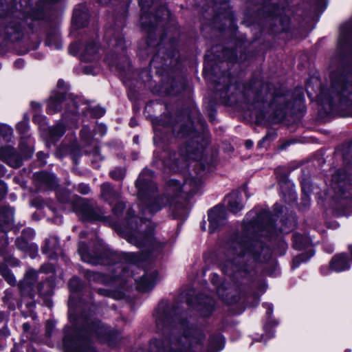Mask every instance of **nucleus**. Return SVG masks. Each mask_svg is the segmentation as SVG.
<instances>
[{
    "instance_id": "1",
    "label": "nucleus",
    "mask_w": 352,
    "mask_h": 352,
    "mask_svg": "<svg viewBox=\"0 0 352 352\" xmlns=\"http://www.w3.org/2000/svg\"><path fill=\"white\" fill-rule=\"evenodd\" d=\"M153 172L144 169L136 180L138 189L140 208L146 219L134 217V211L128 212L130 230L126 234V239L139 248L153 251L162 247L153 237V228L150 226L146 215L152 216L163 207L170 204L174 218L184 219L188 214L189 207L186 199L196 194L202 182L199 178H187L182 184L175 179H170L166 185V193L159 195L157 187L152 181Z\"/></svg>"
},
{
    "instance_id": "2",
    "label": "nucleus",
    "mask_w": 352,
    "mask_h": 352,
    "mask_svg": "<svg viewBox=\"0 0 352 352\" xmlns=\"http://www.w3.org/2000/svg\"><path fill=\"white\" fill-rule=\"evenodd\" d=\"M227 255L228 259L221 265L222 271L239 278L245 277L254 263L269 259L271 251L261 241L236 234L228 243Z\"/></svg>"
},
{
    "instance_id": "3",
    "label": "nucleus",
    "mask_w": 352,
    "mask_h": 352,
    "mask_svg": "<svg viewBox=\"0 0 352 352\" xmlns=\"http://www.w3.org/2000/svg\"><path fill=\"white\" fill-rule=\"evenodd\" d=\"M120 263L116 264L113 277H109L99 272L86 270L85 276L91 284L109 285L113 280L121 279L124 283L134 279L136 288L141 292H147L153 288L157 278V272L153 270L145 272L137 265L144 258L133 252H124L120 255Z\"/></svg>"
},
{
    "instance_id": "4",
    "label": "nucleus",
    "mask_w": 352,
    "mask_h": 352,
    "mask_svg": "<svg viewBox=\"0 0 352 352\" xmlns=\"http://www.w3.org/2000/svg\"><path fill=\"white\" fill-rule=\"evenodd\" d=\"M85 334L107 341L110 331L100 321H94L91 324L88 323V327L80 332V336L75 340L66 332L63 338L64 352H96L94 349L89 345L87 338H85Z\"/></svg>"
},
{
    "instance_id": "5",
    "label": "nucleus",
    "mask_w": 352,
    "mask_h": 352,
    "mask_svg": "<svg viewBox=\"0 0 352 352\" xmlns=\"http://www.w3.org/2000/svg\"><path fill=\"white\" fill-rule=\"evenodd\" d=\"M204 336L199 333L197 338H190L187 335L180 338L171 336L169 340L153 339L150 342V352H195L199 350V346Z\"/></svg>"
},
{
    "instance_id": "6",
    "label": "nucleus",
    "mask_w": 352,
    "mask_h": 352,
    "mask_svg": "<svg viewBox=\"0 0 352 352\" xmlns=\"http://www.w3.org/2000/svg\"><path fill=\"white\" fill-rule=\"evenodd\" d=\"M331 95V104L336 100L344 104L352 102V67H346L338 76L333 78Z\"/></svg>"
},
{
    "instance_id": "7",
    "label": "nucleus",
    "mask_w": 352,
    "mask_h": 352,
    "mask_svg": "<svg viewBox=\"0 0 352 352\" xmlns=\"http://www.w3.org/2000/svg\"><path fill=\"white\" fill-rule=\"evenodd\" d=\"M245 287L236 283H224L217 287V293L219 298L228 304L238 302L243 296Z\"/></svg>"
},
{
    "instance_id": "8",
    "label": "nucleus",
    "mask_w": 352,
    "mask_h": 352,
    "mask_svg": "<svg viewBox=\"0 0 352 352\" xmlns=\"http://www.w3.org/2000/svg\"><path fill=\"white\" fill-rule=\"evenodd\" d=\"M273 221L270 212L263 210L257 215L254 221H251L249 223L248 227H252L261 236L270 237L276 232Z\"/></svg>"
},
{
    "instance_id": "9",
    "label": "nucleus",
    "mask_w": 352,
    "mask_h": 352,
    "mask_svg": "<svg viewBox=\"0 0 352 352\" xmlns=\"http://www.w3.org/2000/svg\"><path fill=\"white\" fill-rule=\"evenodd\" d=\"M162 157L165 166L174 171H177L180 168L186 166V160L191 158V156L187 148H186L185 153L183 148H181L179 153L164 151L162 153Z\"/></svg>"
},
{
    "instance_id": "10",
    "label": "nucleus",
    "mask_w": 352,
    "mask_h": 352,
    "mask_svg": "<svg viewBox=\"0 0 352 352\" xmlns=\"http://www.w3.org/2000/svg\"><path fill=\"white\" fill-rule=\"evenodd\" d=\"M76 211L82 218L90 221L104 220V212L100 208L94 207L84 199H78L76 204Z\"/></svg>"
},
{
    "instance_id": "11",
    "label": "nucleus",
    "mask_w": 352,
    "mask_h": 352,
    "mask_svg": "<svg viewBox=\"0 0 352 352\" xmlns=\"http://www.w3.org/2000/svg\"><path fill=\"white\" fill-rule=\"evenodd\" d=\"M156 324L159 330L164 331V328L168 329L170 323L177 318L175 310L165 305H160L155 314Z\"/></svg>"
},
{
    "instance_id": "12",
    "label": "nucleus",
    "mask_w": 352,
    "mask_h": 352,
    "mask_svg": "<svg viewBox=\"0 0 352 352\" xmlns=\"http://www.w3.org/2000/svg\"><path fill=\"white\" fill-rule=\"evenodd\" d=\"M226 218L225 210L221 206H216L208 212L210 232H215L224 223Z\"/></svg>"
},
{
    "instance_id": "13",
    "label": "nucleus",
    "mask_w": 352,
    "mask_h": 352,
    "mask_svg": "<svg viewBox=\"0 0 352 352\" xmlns=\"http://www.w3.org/2000/svg\"><path fill=\"white\" fill-rule=\"evenodd\" d=\"M14 223V210L10 207H3L0 210V231L5 243L8 244L6 232L9 230Z\"/></svg>"
},
{
    "instance_id": "14",
    "label": "nucleus",
    "mask_w": 352,
    "mask_h": 352,
    "mask_svg": "<svg viewBox=\"0 0 352 352\" xmlns=\"http://www.w3.org/2000/svg\"><path fill=\"white\" fill-rule=\"evenodd\" d=\"M0 156L3 161L13 168H18L22 164V158L12 147L1 148Z\"/></svg>"
},
{
    "instance_id": "15",
    "label": "nucleus",
    "mask_w": 352,
    "mask_h": 352,
    "mask_svg": "<svg viewBox=\"0 0 352 352\" xmlns=\"http://www.w3.org/2000/svg\"><path fill=\"white\" fill-rule=\"evenodd\" d=\"M227 208L232 213H237L243 208L242 196L238 191H234L226 198Z\"/></svg>"
},
{
    "instance_id": "16",
    "label": "nucleus",
    "mask_w": 352,
    "mask_h": 352,
    "mask_svg": "<svg viewBox=\"0 0 352 352\" xmlns=\"http://www.w3.org/2000/svg\"><path fill=\"white\" fill-rule=\"evenodd\" d=\"M43 254L48 255L51 259L56 257L58 252H60L59 241L56 236H50L45 239V245L42 248Z\"/></svg>"
},
{
    "instance_id": "17",
    "label": "nucleus",
    "mask_w": 352,
    "mask_h": 352,
    "mask_svg": "<svg viewBox=\"0 0 352 352\" xmlns=\"http://www.w3.org/2000/svg\"><path fill=\"white\" fill-rule=\"evenodd\" d=\"M332 181L334 185L337 186L334 188H340V191L344 192L347 186L351 184L350 175L344 169L338 170L332 177Z\"/></svg>"
},
{
    "instance_id": "18",
    "label": "nucleus",
    "mask_w": 352,
    "mask_h": 352,
    "mask_svg": "<svg viewBox=\"0 0 352 352\" xmlns=\"http://www.w3.org/2000/svg\"><path fill=\"white\" fill-rule=\"evenodd\" d=\"M330 268L336 272H342L349 268V260L346 254L334 256L330 262Z\"/></svg>"
},
{
    "instance_id": "19",
    "label": "nucleus",
    "mask_w": 352,
    "mask_h": 352,
    "mask_svg": "<svg viewBox=\"0 0 352 352\" xmlns=\"http://www.w3.org/2000/svg\"><path fill=\"white\" fill-rule=\"evenodd\" d=\"M101 196L111 204L120 198V193L109 183H104L101 185Z\"/></svg>"
},
{
    "instance_id": "20",
    "label": "nucleus",
    "mask_w": 352,
    "mask_h": 352,
    "mask_svg": "<svg viewBox=\"0 0 352 352\" xmlns=\"http://www.w3.org/2000/svg\"><path fill=\"white\" fill-rule=\"evenodd\" d=\"M65 100L63 93H57L52 95L48 101V111L50 113H55L60 109V104Z\"/></svg>"
},
{
    "instance_id": "21",
    "label": "nucleus",
    "mask_w": 352,
    "mask_h": 352,
    "mask_svg": "<svg viewBox=\"0 0 352 352\" xmlns=\"http://www.w3.org/2000/svg\"><path fill=\"white\" fill-rule=\"evenodd\" d=\"M38 272L33 270L30 269L25 274L23 278V280L20 283L19 286L21 289H30L31 292L32 289V286L34 284L35 281L37 279Z\"/></svg>"
},
{
    "instance_id": "22",
    "label": "nucleus",
    "mask_w": 352,
    "mask_h": 352,
    "mask_svg": "<svg viewBox=\"0 0 352 352\" xmlns=\"http://www.w3.org/2000/svg\"><path fill=\"white\" fill-rule=\"evenodd\" d=\"M78 251L83 261L93 265H97L100 263V261L98 258L93 257L89 254L87 251V245L85 243H79Z\"/></svg>"
},
{
    "instance_id": "23",
    "label": "nucleus",
    "mask_w": 352,
    "mask_h": 352,
    "mask_svg": "<svg viewBox=\"0 0 352 352\" xmlns=\"http://www.w3.org/2000/svg\"><path fill=\"white\" fill-rule=\"evenodd\" d=\"M152 3L153 2L151 0H139V4L141 6L142 10L144 11V13L140 17V22L144 28H149L150 25L153 26V25L150 24V22L148 23L147 21V20L152 16L150 14L146 13V10L150 8Z\"/></svg>"
},
{
    "instance_id": "24",
    "label": "nucleus",
    "mask_w": 352,
    "mask_h": 352,
    "mask_svg": "<svg viewBox=\"0 0 352 352\" xmlns=\"http://www.w3.org/2000/svg\"><path fill=\"white\" fill-rule=\"evenodd\" d=\"M310 239L305 236L300 234H294L293 235V245L296 249L302 250L309 247L311 245Z\"/></svg>"
},
{
    "instance_id": "25",
    "label": "nucleus",
    "mask_w": 352,
    "mask_h": 352,
    "mask_svg": "<svg viewBox=\"0 0 352 352\" xmlns=\"http://www.w3.org/2000/svg\"><path fill=\"white\" fill-rule=\"evenodd\" d=\"M37 179L40 180L42 183L45 184L47 186L53 188L56 186V179L54 175L41 172L36 175Z\"/></svg>"
},
{
    "instance_id": "26",
    "label": "nucleus",
    "mask_w": 352,
    "mask_h": 352,
    "mask_svg": "<svg viewBox=\"0 0 352 352\" xmlns=\"http://www.w3.org/2000/svg\"><path fill=\"white\" fill-rule=\"evenodd\" d=\"M97 50V46L94 43L87 44L84 53L81 55L82 60L92 61L94 59Z\"/></svg>"
},
{
    "instance_id": "27",
    "label": "nucleus",
    "mask_w": 352,
    "mask_h": 352,
    "mask_svg": "<svg viewBox=\"0 0 352 352\" xmlns=\"http://www.w3.org/2000/svg\"><path fill=\"white\" fill-rule=\"evenodd\" d=\"M351 37V25L345 24L340 28L339 46L344 47Z\"/></svg>"
},
{
    "instance_id": "28",
    "label": "nucleus",
    "mask_w": 352,
    "mask_h": 352,
    "mask_svg": "<svg viewBox=\"0 0 352 352\" xmlns=\"http://www.w3.org/2000/svg\"><path fill=\"white\" fill-rule=\"evenodd\" d=\"M0 274L4 279L11 285H15L16 280L14 276L10 273V270L6 265H2L0 266Z\"/></svg>"
},
{
    "instance_id": "29",
    "label": "nucleus",
    "mask_w": 352,
    "mask_h": 352,
    "mask_svg": "<svg viewBox=\"0 0 352 352\" xmlns=\"http://www.w3.org/2000/svg\"><path fill=\"white\" fill-rule=\"evenodd\" d=\"M185 327H186V321H184V320L181 321L179 320V316L177 315V318H175V321L172 322L170 323V326H169V328L165 329L164 330L167 334H169L171 331H173V332H172V334H174V332L175 331V329H176L178 330H181V329L184 330Z\"/></svg>"
},
{
    "instance_id": "30",
    "label": "nucleus",
    "mask_w": 352,
    "mask_h": 352,
    "mask_svg": "<svg viewBox=\"0 0 352 352\" xmlns=\"http://www.w3.org/2000/svg\"><path fill=\"white\" fill-rule=\"evenodd\" d=\"M65 132V128L62 124H58L56 126L50 129V135L52 140L58 139Z\"/></svg>"
},
{
    "instance_id": "31",
    "label": "nucleus",
    "mask_w": 352,
    "mask_h": 352,
    "mask_svg": "<svg viewBox=\"0 0 352 352\" xmlns=\"http://www.w3.org/2000/svg\"><path fill=\"white\" fill-rule=\"evenodd\" d=\"M110 176L115 180H122L124 179L126 170L124 168H116L110 172Z\"/></svg>"
},
{
    "instance_id": "32",
    "label": "nucleus",
    "mask_w": 352,
    "mask_h": 352,
    "mask_svg": "<svg viewBox=\"0 0 352 352\" xmlns=\"http://www.w3.org/2000/svg\"><path fill=\"white\" fill-rule=\"evenodd\" d=\"M313 253L307 255V254H301L296 256L293 260V268L297 267L300 263L307 261L310 257L313 256Z\"/></svg>"
},
{
    "instance_id": "33",
    "label": "nucleus",
    "mask_w": 352,
    "mask_h": 352,
    "mask_svg": "<svg viewBox=\"0 0 352 352\" xmlns=\"http://www.w3.org/2000/svg\"><path fill=\"white\" fill-rule=\"evenodd\" d=\"M46 43L50 46H54L56 49L61 48V44L59 42V37L58 35H48Z\"/></svg>"
},
{
    "instance_id": "34",
    "label": "nucleus",
    "mask_w": 352,
    "mask_h": 352,
    "mask_svg": "<svg viewBox=\"0 0 352 352\" xmlns=\"http://www.w3.org/2000/svg\"><path fill=\"white\" fill-rule=\"evenodd\" d=\"M84 14H85L81 13V12L78 9L74 10V16H73V21L79 28L85 25V23L83 22L80 21L81 19L83 18Z\"/></svg>"
},
{
    "instance_id": "35",
    "label": "nucleus",
    "mask_w": 352,
    "mask_h": 352,
    "mask_svg": "<svg viewBox=\"0 0 352 352\" xmlns=\"http://www.w3.org/2000/svg\"><path fill=\"white\" fill-rule=\"evenodd\" d=\"M69 288L73 291H77L80 287V280L76 278H72L69 283Z\"/></svg>"
},
{
    "instance_id": "36",
    "label": "nucleus",
    "mask_w": 352,
    "mask_h": 352,
    "mask_svg": "<svg viewBox=\"0 0 352 352\" xmlns=\"http://www.w3.org/2000/svg\"><path fill=\"white\" fill-rule=\"evenodd\" d=\"M124 208V204L123 203L119 202L114 206V207L112 208V210L115 214L119 215L123 212Z\"/></svg>"
},
{
    "instance_id": "37",
    "label": "nucleus",
    "mask_w": 352,
    "mask_h": 352,
    "mask_svg": "<svg viewBox=\"0 0 352 352\" xmlns=\"http://www.w3.org/2000/svg\"><path fill=\"white\" fill-rule=\"evenodd\" d=\"M173 132L175 133L177 135H179V134H183V135L188 134V130L183 125H181L180 128L179 129L177 124H175L173 126Z\"/></svg>"
},
{
    "instance_id": "38",
    "label": "nucleus",
    "mask_w": 352,
    "mask_h": 352,
    "mask_svg": "<svg viewBox=\"0 0 352 352\" xmlns=\"http://www.w3.org/2000/svg\"><path fill=\"white\" fill-rule=\"evenodd\" d=\"M16 245L18 247L19 249L22 250H25L28 247V244L23 239H17L16 241Z\"/></svg>"
},
{
    "instance_id": "39",
    "label": "nucleus",
    "mask_w": 352,
    "mask_h": 352,
    "mask_svg": "<svg viewBox=\"0 0 352 352\" xmlns=\"http://www.w3.org/2000/svg\"><path fill=\"white\" fill-rule=\"evenodd\" d=\"M78 190L84 195L88 194L90 192V188L85 184H80L78 187Z\"/></svg>"
},
{
    "instance_id": "40",
    "label": "nucleus",
    "mask_w": 352,
    "mask_h": 352,
    "mask_svg": "<svg viewBox=\"0 0 352 352\" xmlns=\"http://www.w3.org/2000/svg\"><path fill=\"white\" fill-rule=\"evenodd\" d=\"M80 135L85 140H88L90 137L89 129L87 127H84L80 131Z\"/></svg>"
},
{
    "instance_id": "41",
    "label": "nucleus",
    "mask_w": 352,
    "mask_h": 352,
    "mask_svg": "<svg viewBox=\"0 0 352 352\" xmlns=\"http://www.w3.org/2000/svg\"><path fill=\"white\" fill-rule=\"evenodd\" d=\"M7 192V188L6 184L0 182V200L6 195Z\"/></svg>"
},
{
    "instance_id": "42",
    "label": "nucleus",
    "mask_w": 352,
    "mask_h": 352,
    "mask_svg": "<svg viewBox=\"0 0 352 352\" xmlns=\"http://www.w3.org/2000/svg\"><path fill=\"white\" fill-rule=\"evenodd\" d=\"M53 270V266L50 264L43 265L41 267V271L45 273L50 272Z\"/></svg>"
},
{
    "instance_id": "43",
    "label": "nucleus",
    "mask_w": 352,
    "mask_h": 352,
    "mask_svg": "<svg viewBox=\"0 0 352 352\" xmlns=\"http://www.w3.org/2000/svg\"><path fill=\"white\" fill-rule=\"evenodd\" d=\"M45 284H47L49 285V283L48 282H42V283H39L37 285V289H38V292L40 293V294L41 295H44V294H47V292L46 291H43V285H45Z\"/></svg>"
},
{
    "instance_id": "44",
    "label": "nucleus",
    "mask_w": 352,
    "mask_h": 352,
    "mask_svg": "<svg viewBox=\"0 0 352 352\" xmlns=\"http://www.w3.org/2000/svg\"><path fill=\"white\" fill-rule=\"evenodd\" d=\"M37 157L41 162L42 164H45L46 163L45 160L47 158V155L43 152H38L37 153Z\"/></svg>"
},
{
    "instance_id": "45",
    "label": "nucleus",
    "mask_w": 352,
    "mask_h": 352,
    "mask_svg": "<svg viewBox=\"0 0 352 352\" xmlns=\"http://www.w3.org/2000/svg\"><path fill=\"white\" fill-rule=\"evenodd\" d=\"M27 129H28V126H27L26 123H25V122L19 123L17 125V129L21 133H25V131L27 130Z\"/></svg>"
},
{
    "instance_id": "46",
    "label": "nucleus",
    "mask_w": 352,
    "mask_h": 352,
    "mask_svg": "<svg viewBox=\"0 0 352 352\" xmlns=\"http://www.w3.org/2000/svg\"><path fill=\"white\" fill-rule=\"evenodd\" d=\"M213 307H214V302H213V301L212 300H210L209 305H208V306L207 307L208 313L207 314H203V315L204 316H206L208 314H210L212 311V310H213Z\"/></svg>"
},
{
    "instance_id": "47",
    "label": "nucleus",
    "mask_w": 352,
    "mask_h": 352,
    "mask_svg": "<svg viewBox=\"0 0 352 352\" xmlns=\"http://www.w3.org/2000/svg\"><path fill=\"white\" fill-rule=\"evenodd\" d=\"M8 264L11 266H16L19 264V261L14 258H10L8 261Z\"/></svg>"
},
{
    "instance_id": "48",
    "label": "nucleus",
    "mask_w": 352,
    "mask_h": 352,
    "mask_svg": "<svg viewBox=\"0 0 352 352\" xmlns=\"http://www.w3.org/2000/svg\"><path fill=\"white\" fill-rule=\"evenodd\" d=\"M24 65V62L22 59H18L14 62V65L18 67H22Z\"/></svg>"
},
{
    "instance_id": "49",
    "label": "nucleus",
    "mask_w": 352,
    "mask_h": 352,
    "mask_svg": "<svg viewBox=\"0 0 352 352\" xmlns=\"http://www.w3.org/2000/svg\"><path fill=\"white\" fill-rule=\"evenodd\" d=\"M245 144L246 148H250L253 145V142L251 140H247L245 142Z\"/></svg>"
},
{
    "instance_id": "50",
    "label": "nucleus",
    "mask_w": 352,
    "mask_h": 352,
    "mask_svg": "<svg viewBox=\"0 0 352 352\" xmlns=\"http://www.w3.org/2000/svg\"><path fill=\"white\" fill-rule=\"evenodd\" d=\"M23 330H24L25 331H29V330H30V324H28V323H24V324H23Z\"/></svg>"
},
{
    "instance_id": "51",
    "label": "nucleus",
    "mask_w": 352,
    "mask_h": 352,
    "mask_svg": "<svg viewBox=\"0 0 352 352\" xmlns=\"http://www.w3.org/2000/svg\"><path fill=\"white\" fill-rule=\"evenodd\" d=\"M104 113V110L103 109H100L98 110V112L97 113H96V116L100 117V116H103Z\"/></svg>"
},
{
    "instance_id": "52",
    "label": "nucleus",
    "mask_w": 352,
    "mask_h": 352,
    "mask_svg": "<svg viewBox=\"0 0 352 352\" xmlns=\"http://www.w3.org/2000/svg\"><path fill=\"white\" fill-rule=\"evenodd\" d=\"M32 106L33 108H35L38 110L41 109V105L37 102H32Z\"/></svg>"
},
{
    "instance_id": "53",
    "label": "nucleus",
    "mask_w": 352,
    "mask_h": 352,
    "mask_svg": "<svg viewBox=\"0 0 352 352\" xmlns=\"http://www.w3.org/2000/svg\"><path fill=\"white\" fill-rule=\"evenodd\" d=\"M220 343V338H217V340L215 342V344H213L212 342H211V345H212V348H216V344L219 346Z\"/></svg>"
},
{
    "instance_id": "54",
    "label": "nucleus",
    "mask_w": 352,
    "mask_h": 352,
    "mask_svg": "<svg viewBox=\"0 0 352 352\" xmlns=\"http://www.w3.org/2000/svg\"><path fill=\"white\" fill-rule=\"evenodd\" d=\"M72 105L74 106V109H77V105L76 102H72ZM72 113H76L77 111L76 109L72 110Z\"/></svg>"
},
{
    "instance_id": "55",
    "label": "nucleus",
    "mask_w": 352,
    "mask_h": 352,
    "mask_svg": "<svg viewBox=\"0 0 352 352\" xmlns=\"http://www.w3.org/2000/svg\"><path fill=\"white\" fill-rule=\"evenodd\" d=\"M123 43H124V40L122 38H119L118 40L116 45L122 46ZM121 47L122 48V47Z\"/></svg>"
},
{
    "instance_id": "56",
    "label": "nucleus",
    "mask_w": 352,
    "mask_h": 352,
    "mask_svg": "<svg viewBox=\"0 0 352 352\" xmlns=\"http://www.w3.org/2000/svg\"><path fill=\"white\" fill-rule=\"evenodd\" d=\"M4 174V166L0 165V177Z\"/></svg>"
},
{
    "instance_id": "57",
    "label": "nucleus",
    "mask_w": 352,
    "mask_h": 352,
    "mask_svg": "<svg viewBox=\"0 0 352 352\" xmlns=\"http://www.w3.org/2000/svg\"><path fill=\"white\" fill-rule=\"evenodd\" d=\"M58 198L62 202H67L68 201L67 197L65 199H61L59 194H58Z\"/></svg>"
},
{
    "instance_id": "58",
    "label": "nucleus",
    "mask_w": 352,
    "mask_h": 352,
    "mask_svg": "<svg viewBox=\"0 0 352 352\" xmlns=\"http://www.w3.org/2000/svg\"><path fill=\"white\" fill-rule=\"evenodd\" d=\"M98 292L102 295H107V292L106 290H102V289H99L98 290Z\"/></svg>"
},
{
    "instance_id": "59",
    "label": "nucleus",
    "mask_w": 352,
    "mask_h": 352,
    "mask_svg": "<svg viewBox=\"0 0 352 352\" xmlns=\"http://www.w3.org/2000/svg\"><path fill=\"white\" fill-rule=\"evenodd\" d=\"M130 125L131 126H134L137 125V123L135 122V121L133 119H131V122H130Z\"/></svg>"
},
{
    "instance_id": "60",
    "label": "nucleus",
    "mask_w": 352,
    "mask_h": 352,
    "mask_svg": "<svg viewBox=\"0 0 352 352\" xmlns=\"http://www.w3.org/2000/svg\"><path fill=\"white\" fill-rule=\"evenodd\" d=\"M303 199H304V200H305V201L306 203V205H309V199L308 197L306 195Z\"/></svg>"
},
{
    "instance_id": "61",
    "label": "nucleus",
    "mask_w": 352,
    "mask_h": 352,
    "mask_svg": "<svg viewBox=\"0 0 352 352\" xmlns=\"http://www.w3.org/2000/svg\"><path fill=\"white\" fill-rule=\"evenodd\" d=\"M63 84H64V82H63V80H59V81L58 82V86L59 87H63Z\"/></svg>"
},
{
    "instance_id": "62",
    "label": "nucleus",
    "mask_w": 352,
    "mask_h": 352,
    "mask_svg": "<svg viewBox=\"0 0 352 352\" xmlns=\"http://www.w3.org/2000/svg\"><path fill=\"white\" fill-rule=\"evenodd\" d=\"M49 324H50V322H47V333L48 334V336H50V331L49 330V327H48Z\"/></svg>"
},
{
    "instance_id": "63",
    "label": "nucleus",
    "mask_w": 352,
    "mask_h": 352,
    "mask_svg": "<svg viewBox=\"0 0 352 352\" xmlns=\"http://www.w3.org/2000/svg\"><path fill=\"white\" fill-rule=\"evenodd\" d=\"M80 236L81 238L85 237V236H86V233H85V232H80Z\"/></svg>"
},
{
    "instance_id": "64",
    "label": "nucleus",
    "mask_w": 352,
    "mask_h": 352,
    "mask_svg": "<svg viewBox=\"0 0 352 352\" xmlns=\"http://www.w3.org/2000/svg\"><path fill=\"white\" fill-rule=\"evenodd\" d=\"M268 309H269V313L271 314L272 311V308L271 307V306L270 305H268Z\"/></svg>"
}]
</instances>
